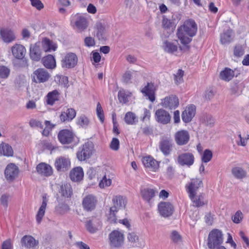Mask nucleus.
I'll use <instances>...</instances> for the list:
<instances>
[{
	"instance_id": "obj_1",
	"label": "nucleus",
	"mask_w": 249,
	"mask_h": 249,
	"mask_svg": "<svg viewBox=\"0 0 249 249\" xmlns=\"http://www.w3.org/2000/svg\"><path fill=\"white\" fill-rule=\"evenodd\" d=\"M197 31V25L195 20L192 19L185 21L183 25L178 28L177 35L183 45L180 47V50L187 51L189 49L188 44L192 41L191 37L196 35Z\"/></svg>"
},
{
	"instance_id": "obj_2",
	"label": "nucleus",
	"mask_w": 249,
	"mask_h": 249,
	"mask_svg": "<svg viewBox=\"0 0 249 249\" xmlns=\"http://www.w3.org/2000/svg\"><path fill=\"white\" fill-rule=\"evenodd\" d=\"M113 206L110 208L108 220L110 223H117L116 213L121 209L125 207L126 200L125 198L121 196H116L112 198Z\"/></svg>"
},
{
	"instance_id": "obj_3",
	"label": "nucleus",
	"mask_w": 249,
	"mask_h": 249,
	"mask_svg": "<svg viewBox=\"0 0 249 249\" xmlns=\"http://www.w3.org/2000/svg\"><path fill=\"white\" fill-rule=\"evenodd\" d=\"M93 145L91 142H86L81 147L79 148L76 156L78 160L80 161H84L89 159L93 151Z\"/></svg>"
},
{
	"instance_id": "obj_4",
	"label": "nucleus",
	"mask_w": 249,
	"mask_h": 249,
	"mask_svg": "<svg viewBox=\"0 0 249 249\" xmlns=\"http://www.w3.org/2000/svg\"><path fill=\"white\" fill-rule=\"evenodd\" d=\"M223 242L222 232L217 229L212 231L208 237V246L210 249H214Z\"/></svg>"
},
{
	"instance_id": "obj_5",
	"label": "nucleus",
	"mask_w": 249,
	"mask_h": 249,
	"mask_svg": "<svg viewBox=\"0 0 249 249\" xmlns=\"http://www.w3.org/2000/svg\"><path fill=\"white\" fill-rule=\"evenodd\" d=\"M71 24L74 29L79 31L84 30L88 27L86 18L78 14L71 17Z\"/></svg>"
},
{
	"instance_id": "obj_6",
	"label": "nucleus",
	"mask_w": 249,
	"mask_h": 249,
	"mask_svg": "<svg viewBox=\"0 0 249 249\" xmlns=\"http://www.w3.org/2000/svg\"><path fill=\"white\" fill-rule=\"evenodd\" d=\"M50 77V74L43 68L37 69L32 75V81L36 83H45L48 81Z\"/></svg>"
},
{
	"instance_id": "obj_7",
	"label": "nucleus",
	"mask_w": 249,
	"mask_h": 249,
	"mask_svg": "<svg viewBox=\"0 0 249 249\" xmlns=\"http://www.w3.org/2000/svg\"><path fill=\"white\" fill-rule=\"evenodd\" d=\"M78 58L76 55L72 53H67L61 60L62 68L71 69L74 68L77 63Z\"/></svg>"
},
{
	"instance_id": "obj_8",
	"label": "nucleus",
	"mask_w": 249,
	"mask_h": 249,
	"mask_svg": "<svg viewBox=\"0 0 249 249\" xmlns=\"http://www.w3.org/2000/svg\"><path fill=\"white\" fill-rule=\"evenodd\" d=\"M110 244L111 247L118 248L122 246L124 243V234L118 231H113L109 234Z\"/></svg>"
},
{
	"instance_id": "obj_9",
	"label": "nucleus",
	"mask_w": 249,
	"mask_h": 249,
	"mask_svg": "<svg viewBox=\"0 0 249 249\" xmlns=\"http://www.w3.org/2000/svg\"><path fill=\"white\" fill-rule=\"evenodd\" d=\"M158 210L162 216L167 217L171 216L173 213L174 207L170 202H161L159 204Z\"/></svg>"
},
{
	"instance_id": "obj_10",
	"label": "nucleus",
	"mask_w": 249,
	"mask_h": 249,
	"mask_svg": "<svg viewBox=\"0 0 249 249\" xmlns=\"http://www.w3.org/2000/svg\"><path fill=\"white\" fill-rule=\"evenodd\" d=\"M202 186L203 183L201 180L198 178L192 179L191 182L186 186L189 196H194L196 195L197 191Z\"/></svg>"
},
{
	"instance_id": "obj_11",
	"label": "nucleus",
	"mask_w": 249,
	"mask_h": 249,
	"mask_svg": "<svg viewBox=\"0 0 249 249\" xmlns=\"http://www.w3.org/2000/svg\"><path fill=\"white\" fill-rule=\"evenodd\" d=\"M19 169L14 163L8 164L5 168L4 174L7 180L13 181L18 175Z\"/></svg>"
},
{
	"instance_id": "obj_12",
	"label": "nucleus",
	"mask_w": 249,
	"mask_h": 249,
	"mask_svg": "<svg viewBox=\"0 0 249 249\" xmlns=\"http://www.w3.org/2000/svg\"><path fill=\"white\" fill-rule=\"evenodd\" d=\"M96 197L92 195H89L86 196L83 200L82 205L84 209L87 211L93 210L97 203Z\"/></svg>"
},
{
	"instance_id": "obj_13",
	"label": "nucleus",
	"mask_w": 249,
	"mask_h": 249,
	"mask_svg": "<svg viewBox=\"0 0 249 249\" xmlns=\"http://www.w3.org/2000/svg\"><path fill=\"white\" fill-rule=\"evenodd\" d=\"M58 139L62 144H69L73 142L74 134L68 129H63L59 131Z\"/></svg>"
},
{
	"instance_id": "obj_14",
	"label": "nucleus",
	"mask_w": 249,
	"mask_h": 249,
	"mask_svg": "<svg viewBox=\"0 0 249 249\" xmlns=\"http://www.w3.org/2000/svg\"><path fill=\"white\" fill-rule=\"evenodd\" d=\"M172 147V141L170 138H162L159 143V149L165 156L170 154Z\"/></svg>"
},
{
	"instance_id": "obj_15",
	"label": "nucleus",
	"mask_w": 249,
	"mask_h": 249,
	"mask_svg": "<svg viewBox=\"0 0 249 249\" xmlns=\"http://www.w3.org/2000/svg\"><path fill=\"white\" fill-rule=\"evenodd\" d=\"M161 104L163 107L172 109H175L178 106L179 101L177 96L171 95L162 99Z\"/></svg>"
},
{
	"instance_id": "obj_16",
	"label": "nucleus",
	"mask_w": 249,
	"mask_h": 249,
	"mask_svg": "<svg viewBox=\"0 0 249 249\" xmlns=\"http://www.w3.org/2000/svg\"><path fill=\"white\" fill-rule=\"evenodd\" d=\"M39 43L31 45L30 47V56L35 61H39L42 57V51Z\"/></svg>"
},
{
	"instance_id": "obj_17",
	"label": "nucleus",
	"mask_w": 249,
	"mask_h": 249,
	"mask_svg": "<svg viewBox=\"0 0 249 249\" xmlns=\"http://www.w3.org/2000/svg\"><path fill=\"white\" fill-rule=\"evenodd\" d=\"M194 162V157L193 154L185 153L179 155L178 158V162L181 166H190Z\"/></svg>"
},
{
	"instance_id": "obj_18",
	"label": "nucleus",
	"mask_w": 249,
	"mask_h": 249,
	"mask_svg": "<svg viewBox=\"0 0 249 249\" xmlns=\"http://www.w3.org/2000/svg\"><path fill=\"white\" fill-rule=\"evenodd\" d=\"M196 108L195 106L191 105L186 107L182 112L181 118L183 121L186 123L190 122L196 114Z\"/></svg>"
},
{
	"instance_id": "obj_19",
	"label": "nucleus",
	"mask_w": 249,
	"mask_h": 249,
	"mask_svg": "<svg viewBox=\"0 0 249 249\" xmlns=\"http://www.w3.org/2000/svg\"><path fill=\"white\" fill-rule=\"evenodd\" d=\"M155 118L158 122L164 124L169 123L171 120L169 113L163 109H159L156 111Z\"/></svg>"
},
{
	"instance_id": "obj_20",
	"label": "nucleus",
	"mask_w": 249,
	"mask_h": 249,
	"mask_svg": "<svg viewBox=\"0 0 249 249\" xmlns=\"http://www.w3.org/2000/svg\"><path fill=\"white\" fill-rule=\"evenodd\" d=\"M190 139V135L186 130H180L176 133L175 141L179 145L186 144Z\"/></svg>"
},
{
	"instance_id": "obj_21",
	"label": "nucleus",
	"mask_w": 249,
	"mask_h": 249,
	"mask_svg": "<svg viewBox=\"0 0 249 249\" xmlns=\"http://www.w3.org/2000/svg\"><path fill=\"white\" fill-rule=\"evenodd\" d=\"M11 51L13 56L18 59H22L26 53L25 48L23 45L18 44L14 45L11 48Z\"/></svg>"
},
{
	"instance_id": "obj_22",
	"label": "nucleus",
	"mask_w": 249,
	"mask_h": 249,
	"mask_svg": "<svg viewBox=\"0 0 249 249\" xmlns=\"http://www.w3.org/2000/svg\"><path fill=\"white\" fill-rule=\"evenodd\" d=\"M0 35L2 40L5 43H10L15 39V36L12 30L8 28H1Z\"/></svg>"
},
{
	"instance_id": "obj_23",
	"label": "nucleus",
	"mask_w": 249,
	"mask_h": 249,
	"mask_svg": "<svg viewBox=\"0 0 249 249\" xmlns=\"http://www.w3.org/2000/svg\"><path fill=\"white\" fill-rule=\"evenodd\" d=\"M76 115V111L73 108H65L60 115V119L62 122H67L72 120Z\"/></svg>"
},
{
	"instance_id": "obj_24",
	"label": "nucleus",
	"mask_w": 249,
	"mask_h": 249,
	"mask_svg": "<svg viewBox=\"0 0 249 249\" xmlns=\"http://www.w3.org/2000/svg\"><path fill=\"white\" fill-rule=\"evenodd\" d=\"M83 177L84 172L81 167L74 168L70 173V177L73 181H79L83 179Z\"/></svg>"
},
{
	"instance_id": "obj_25",
	"label": "nucleus",
	"mask_w": 249,
	"mask_h": 249,
	"mask_svg": "<svg viewBox=\"0 0 249 249\" xmlns=\"http://www.w3.org/2000/svg\"><path fill=\"white\" fill-rule=\"evenodd\" d=\"M48 202V199L46 197V194H44L42 196V202L41 205V206L40 207L37 214L36 215V220L37 222V223L39 224L40 223L42 218L43 217L46 208L47 206V203Z\"/></svg>"
},
{
	"instance_id": "obj_26",
	"label": "nucleus",
	"mask_w": 249,
	"mask_h": 249,
	"mask_svg": "<svg viewBox=\"0 0 249 249\" xmlns=\"http://www.w3.org/2000/svg\"><path fill=\"white\" fill-rule=\"evenodd\" d=\"M141 91L145 96L148 97V99L150 101L153 102L155 101V91L153 84L148 83L147 85L142 89Z\"/></svg>"
},
{
	"instance_id": "obj_27",
	"label": "nucleus",
	"mask_w": 249,
	"mask_h": 249,
	"mask_svg": "<svg viewBox=\"0 0 249 249\" xmlns=\"http://www.w3.org/2000/svg\"><path fill=\"white\" fill-rule=\"evenodd\" d=\"M36 170L39 174L46 177L51 176L53 173L52 167L45 163L39 164L36 167Z\"/></svg>"
},
{
	"instance_id": "obj_28",
	"label": "nucleus",
	"mask_w": 249,
	"mask_h": 249,
	"mask_svg": "<svg viewBox=\"0 0 249 249\" xmlns=\"http://www.w3.org/2000/svg\"><path fill=\"white\" fill-rule=\"evenodd\" d=\"M70 165V161L68 159L60 157L56 159L55 162V166L58 171L66 170Z\"/></svg>"
},
{
	"instance_id": "obj_29",
	"label": "nucleus",
	"mask_w": 249,
	"mask_h": 249,
	"mask_svg": "<svg viewBox=\"0 0 249 249\" xmlns=\"http://www.w3.org/2000/svg\"><path fill=\"white\" fill-rule=\"evenodd\" d=\"M142 161L146 167L153 170H156L159 167L158 162L150 156L144 157Z\"/></svg>"
},
{
	"instance_id": "obj_30",
	"label": "nucleus",
	"mask_w": 249,
	"mask_h": 249,
	"mask_svg": "<svg viewBox=\"0 0 249 249\" xmlns=\"http://www.w3.org/2000/svg\"><path fill=\"white\" fill-rule=\"evenodd\" d=\"M156 191L151 188H144L141 190V196L145 201L150 203V200L155 196Z\"/></svg>"
},
{
	"instance_id": "obj_31",
	"label": "nucleus",
	"mask_w": 249,
	"mask_h": 249,
	"mask_svg": "<svg viewBox=\"0 0 249 249\" xmlns=\"http://www.w3.org/2000/svg\"><path fill=\"white\" fill-rule=\"evenodd\" d=\"M21 242L22 246L28 248L34 247L38 244V242L30 235L24 236L21 240Z\"/></svg>"
},
{
	"instance_id": "obj_32",
	"label": "nucleus",
	"mask_w": 249,
	"mask_h": 249,
	"mask_svg": "<svg viewBox=\"0 0 249 249\" xmlns=\"http://www.w3.org/2000/svg\"><path fill=\"white\" fill-rule=\"evenodd\" d=\"M41 45L43 50L45 52L55 51L56 49V46L55 44L49 38H44L41 42Z\"/></svg>"
},
{
	"instance_id": "obj_33",
	"label": "nucleus",
	"mask_w": 249,
	"mask_h": 249,
	"mask_svg": "<svg viewBox=\"0 0 249 249\" xmlns=\"http://www.w3.org/2000/svg\"><path fill=\"white\" fill-rule=\"evenodd\" d=\"M43 65L47 69H53L56 66L54 57L51 54L44 57L42 60Z\"/></svg>"
},
{
	"instance_id": "obj_34",
	"label": "nucleus",
	"mask_w": 249,
	"mask_h": 249,
	"mask_svg": "<svg viewBox=\"0 0 249 249\" xmlns=\"http://www.w3.org/2000/svg\"><path fill=\"white\" fill-rule=\"evenodd\" d=\"M99 226V222L96 219L87 221L86 223L87 230L90 233L95 232L98 230Z\"/></svg>"
},
{
	"instance_id": "obj_35",
	"label": "nucleus",
	"mask_w": 249,
	"mask_h": 249,
	"mask_svg": "<svg viewBox=\"0 0 249 249\" xmlns=\"http://www.w3.org/2000/svg\"><path fill=\"white\" fill-rule=\"evenodd\" d=\"M59 93L57 90L49 92L46 96L47 104L53 106L56 101L58 100Z\"/></svg>"
},
{
	"instance_id": "obj_36",
	"label": "nucleus",
	"mask_w": 249,
	"mask_h": 249,
	"mask_svg": "<svg viewBox=\"0 0 249 249\" xmlns=\"http://www.w3.org/2000/svg\"><path fill=\"white\" fill-rule=\"evenodd\" d=\"M234 76V71L228 68H226L220 73V78L226 81H229Z\"/></svg>"
},
{
	"instance_id": "obj_37",
	"label": "nucleus",
	"mask_w": 249,
	"mask_h": 249,
	"mask_svg": "<svg viewBox=\"0 0 249 249\" xmlns=\"http://www.w3.org/2000/svg\"><path fill=\"white\" fill-rule=\"evenodd\" d=\"M59 193L65 197H71L72 195V189L71 185L69 183L62 184L60 187Z\"/></svg>"
},
{
	"instance_id": "obj_38",
	"label": "nucleus",
	"mask_w": 249,
	"mask_h": 249,
	"mask_svg": "<svg viewBox=\"0 0 249 249\" xmlns=\"http://www.w3.org/2000/svg\"><path fill=\"white\" fill-rule=\"evenodd\" d=\"M131 96V93L128 91H126L123 89L118 92V98L120 103L125 104L128 100V98Z\"/></svg>"
},
{
	"instance_id": "obj_39",
	"label": "nucleus",
	"mask_w": 249,
	"mask_h": 249,
	"mask_svg": "<svg viewBox=\"0 0 249 249\" xmlns=\"http://www.w3.org/2000/svg\"><path fill=\"white\" fill-rule=\"evenodd\" d=\"M0 152L3 154L4 156L7 157L12 156L13 155V150L12 147L5 143H2L0 144Z\"/></svg>"
},
{
	"instance_id": "obj_40",
	"label": "nucleus",
	"mask_w": 249,
	"mask_h": 249,
	"mask_svg": "<svg viewBox=\"0 0 249 249\" xmlns=\"http://www.w3.org/2000/svg\"><path fill=\"white\" fill-rule=\"evenodd\" d=\"M232 39V31L231 30H228L221 35L220 41L222 44L229 43Z\"/></svg>"
},
{
	"instance_id": "obj_41",
	"label": "nucleus",
	"mask_w": 249,
	"mask_h": 249,
	"mask_svg": "<svg viewBox=\"0 0 249 249\" xmlns=\"http://www.w3.org/2000/svg\"><path fill=\"white\" fill-rule=\"evenodd\" d=\"M231 173L234 177L238 179H242L246 176V172L242 168L234 167L232 169Z\"/></svg>"
},
{
	"instance_id": "obj_42",
	"label": "nucleus",
	"mask_w": 249,
	"mask_h": 249,
	"mask_svg": "<svg viewBox=\"0 0 249 249\" xmlns=\"http://www.w3.org/2000/svg\"><path fill=\"white\" fill-rule=\"evenodd\" d=\"M124 121L128 124H134L138 122V119L135 113L128 112L125 114Z\"/></svg>"
},
{
	"instance_id": "obj_43",
	"label": "nucleus",
	"mask_w": 249,
	"mask_h": 249,
	"mask_svg": "<svg viewBox=\"0 0 249 249\" xmlns=\"http://www.w3.org/2000/svg\"><path fill=\"white\" fill-rule=\"evenodd\" d=\"M191 200L193 203V206L199 207L200 206H202L204 205V203L203 201V197L202 195H199L196 196V195H194V196H189Z\"/></svg>"
},
{
	"instance_id": "obj_44",
	"label": "nucleus",
	"mask_w": 249,
	"mask_h": 249,
	"mask_svg": "<svg viewBox=\"0 0 249 249\" xmlns=\"http://www.w3.org/2000/svg\"><path fill=\"white\" fill-rule=\"evenodd\" d=\"M163 47L164 50L169 53H173L178 50V46L176 44L169 41L164 42Z\"/></svg>"
},
{
	"instance_id": "obj_45",
	"label": "nucleus",
	"mask_w": 249,
	"mask_h": 249,
	"mask_svg": "<svg viewBox=\"0 0 249 249\" xmlns=\"http://www.w3.org/2000/svg\"><path fill=\"white\" fill-rule=\"evenodd\" d=\"M213 157L212 152L209 149H206L202 156V162L207 163L210 161Z\"/></svg>"
},
{
	"instance_id": "obj_46",
	"label": "nucleus",
	"mask_w": 249,
	"mask_h": 249,
	"mask_svg": "<svg viewBox=\"0 0 249 249\" xmlns=\"http://www.w3.org/2000/svg\"><path fill=\"white\" fill-rule=\"evenodd\" d=\"M184 71L181 69L178 70L177 72L174 74V80L176 84H179L183 82Z\"/></svg>"
},
{
	"instance_id": "obj_47",
	"label": "nucleus",
	"mask_w": 249,
	"mask_h": 249,
	"mask_svg": "<svg viewBox=\"0 0 249 249\" xmlns=\"http://www.w3.org/2000/svg\"><path fill=\"white\" fill-rule=\"evenodd\" d=\"M10 70L4 66H0V78H7L10 74Z\"/></svg>"
},
{
	"instance_id": "obj_48",
	"label": "nucleus",
	"mask_w": 249,
	"mask_h": 249,
	"mask_svg": "<svg viewBox=\"0 0 249 249\" xmlns=\"http://www.w3.org/2000/svg\"><path fill=\"white\" fill-rule=\"evenodd\" d=\"M233 53L234 56L238 57H241L245 53L244 49L241 45H237L234 48Z\"/></svg>"
},
{
	"instance_id": "obj_49",
	"label": "nucleus",
	"mask_w": 249,
	"mask_h": 249,
	"mask_svg": "<svg viewBox=\"0 0 249 249\" xmlns=\"http://www.w3.org/2000/svg\"><path fill=\"white\" fill-rule=\"evenodd\" d=\"M89 123V120L85 115H81L78 118L77 124L82 127L86 126Z\"/></svg>"
},
{
	"instance_id": "obj_50",
	"label": "nucleus",
	"mask_w": 249,
	"mask_h": 249,
	"mask_svg": "<svg viewBox=\"0 0 249 249\" xmlns=\"http://www.w3.org/2000/svg\"><path fill=\"white\" fill-rule=\"evenodd\" d=\"M170 237L171 240L175 243H178L181 240V235L176 231H173L171 232Z\"/></svg>"
},
{
	"instance_id": "obj_51",
	"label": "nucleus",
	"mask_w": 249,
	"mask_h": 249,
	"mask_svg": "<svg viewBox=\"0 0 249 249\" xmlns=\"http://www.w3.org/2000/svg\"><path fill=\"white\" fill-rule=\"evenodd\" d=\"M162 25L163 27L165 29H173L172 22L170 20L168 19L165 16L163 17Z\"/></svg>"
},
{
	"instance_id": "obj_52",
	"label": "nucleus",
	"mask_w": 249,
	"mask_h": 249,
	"mask_svg": "<svg viewBox=\"0 0 249 249\" xmlns=\"http://www.w3.org/2000/svg\"><path fill=\"white\" fill-rule=\"evenodd\" d=\"M111 180L110 178H107L106 176H104L102 179L99 183L100 188H105L111 185Z\"/></svg>"
},
{
	"instance_id": "obj_53",
	"label": "nucleus",
	"mask_w": 249,
	"mask_h": 249,
	"mask_svg": "<svg viewBox=\"0 0 249 249\" xmlns=\"http://www.w3.org/2000/svg\"><path fill=\"white\" fill-rule=\"evenodd\" d=\"M97 115L100 121L103 123L104 121V115L102 107L99 103L97 104L96 108Z\"/></svg>"
},
{
	"instance_id": "obj_54",
	"label": "nucleus",
	"mask_w": 249,
	"mask_h": 249,
	"mask_svg": "<svg viewBox=\"0 0 249 249\" xmlns=\"http://www.w3.org/2000/svg\"><path fill=\"white\" fill-rule=\"evenodd\" d=\"M32 6L38 10H41L44 8L43 3L40 0H30Z\"/></svg>"
},
{
	"instance_id": "obj_55",
	"label": "nucleus",
	"mask_w": 249,
	"mask_h": 249,
	"mask_svg": "<svg viewBox=\"0 0 249 249\" xmlns=\"http://www.w3.org/2000/svg\"><path fill=\"white\" fill-rule=\"evenodd\" d=\"M120 142L117 138H113L110 144V148L114 151H117L119 148Z\"/></svg>"
},
{
	"instance_id": "obj_56",
	"label": "nucleus",
	"mask_w": 249,
	"mask_h": 249,
	"mask_svg": "<svg viewBox=\"0 0 249 249\" xmlns=\"http://www.w3.org/2000/svg\"><path fill=\"white\" fill-rule=\"evenodd\" d=\"M243 218V213L240 211H237L232 216V220L235 223H239Z\"/></svg>"
},
{
	"instance_id": "obj_57",
	"label": "nucleus",
	"mask_w": 249,
	"mask_h": 249,
	"mask_svg": "<svg viewBox=\"0 0 249 249\" xmlns=\"http://www.w3.org/2000/svg\"><path fill=\"white\" fill-rule=\"evenodd\" d=\"M85 45L89 47L94 46L95 45V42L94 39L91 37H86L84 39Z\"/></svg>"
},
{
	"instance_id": "obj_58",
	"label": "nucleus",
	"mask_w": 249,
	"mask_h": 249,
	"mask_svg": "<svg viewBox=\"0 0 249 249\" xmlns=\"http://www.w3.org/2000/svg\"><path fill=\"white\" fill-rule=\"evenodd\" d=\"M10 196L8 194H3L0 197L1 204L4 207H7L8 205V202Z\"/></svg>"
},
{
	"instance_id": "obj_59",
	"label": "nucleus",
	"mask_w": 249,
	"mask_h": 249,
	"mask_svg": "<svg viewBox=\"0 0 249 249\" xmlns=\"http://www.w3.org/2000/svg\"><path fill=\"white\" fill-rule=\"evenodd\" d=\"M204 122L206 125L212 126L214 123V119L210 115H206L204 118Z\"/></svg>"
},
{
	"instance_id": "obj_60",
	"label": "nucleus",
	"mask_w": 249,
	"mask_h": 249,
	"mask_svg": "<svg viewBox=\"0 0 249 249\" xmlns=\"http://www.w3.org/2000/svg\"><path fill=\"white\" fill-rule=\"evenodd\" d=\"M132 78V72L130 71H126L123 76V81L125 83H128Z\"/></svg>"
},
{
	"instance_id": "obj_61",
	"label": "nucleus",
	"mask_w": 249,
	"mask_h": 249,
	"mask_svg": "<svg viewBox=\"0 0 249 249\" xmlns=\"http://www.w3.org/2000/svg\"><path fill=\"white\" fill-rule=\"evenodd\" d=\"M214 95V92L213 90L211 89H209L205 92V98L206 100H210L213 98Z\"/></svg>"
},
{
	"instance_id": "obj_62",
	"label": "nucleus",
	"mask_w": 249,
	"mask_h": 249,
	"mask_svg": "<svg viewBox=\"0 0 249 249\" xmlns=\"http://www.w3.org/2000/svg\"><path fill=\"white\" fill-rule=\"evenodd\" d=\"M127 238L130 242L134 243L138 240V237L134 233H129L127 235Z\"/></svg>"
},
{
	"instance_id": "obj_63",
	"label": "nucleus",
	"mask_w": 249,
	"mask_h": 249,
	"mask_svg": "<svg viewBox=\"0 0 249 249\" xmlns=\"http://www.w3.org/2000/svg\"><path fill=\"white\" fill-rule=\"evenodd\" d=\"M30 125L31 127H39L41 128H43L41 123L35 120H32L30 122Z\"/></svg>"
},
{
	"instance_id": "obj_64",
	"label": "nucleus",
	"mask_w": 249,
	"mask_h": 249,
	"mask_svg": "<svg viewBox=\"0 0 249 249\" xmlns=\"http://www.w3.org/2000/svg\"><path fill=\"white\" fill-rule=\"evenodd\" d=\"M75 245L79 249H90L88 245L81 241L77 242Z\"/></svg>"
}]
</instances>
